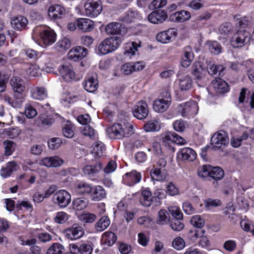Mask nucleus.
<instances>
[{"mask_svg": "<svg viewBox=\"0 0 254 254\" xmlns=\"http://www.w3.org/2000/svg\"><path fill=\"white\" fill-rule=\"evenodd\" d=\"M107 133L112 139H122L134 133L133 125L129 122H124L115 124L107 128Z\"/></svg>", "mask_w": 254, "mask_h": 254, "instance_id": "f257e3e1", "label": "nucleus"}, {"mask_svg": "<svg viewBox=\"0 0 254 254\" xmlns=\"http://www.w3.org/2000/svg\"><path fill=\"white\" fill-rule=\"evenodd\" d=\"M123 37L115 36L104 40L98 47V53L100 55H106L112 53L121 45Z\"/></svg>", "mask_w": 254, "mask_h": 254, "instance_id": "f03ea898", "label": "nucleus"}, {"mask_svg": "<svg viewBox=\"0 0 254 254\" xmlns=\"http://www.w3.org/2000/svg\"><path fill=\"white\" fill-rule=\"evenodd\" d=\"M162 140L164 144L168 148L171 152L173 153L175 148L173 145L174 143L178 144H185L186 140L179 135L174 132H167L162 135Z\"/></svg>", "mask_w": 254, "mask_h": 254, "instance_id": "7ed1b4c3", "label": "nucleus"}, {"mask_svg": "<svg viewBox=\"0 0 254 254\" xmlns=\"http://www.w3.org/2000/svg\"><path fill=\"white\" fill-rule=\"evenodd\" d=\"M177 110L183 117L190 118L197 114L198 106L196 101H190L180 104L177 107Z\"/></svg>", "mask_w": 254, "mask_h": 254, "instance_id": "20e7f679", "label": "nucleus"}, {"mask_svg": "<svg viewBox=\"0 0 254 254\" xmlns=\"http://www.w3.org/2000/svg\"><path fill=\"white\" fill-rule=\"evenodd\" d=\"M84 9L87 16L96 17L102 10L101 2L100 0H88L84 4Z\"/></svg>", "mask_w": 254, "mask_h": 254, "instance_id": "39448f33", "label": "nucleus"}, {"mask_svg": "<svg viewBox=\"0 0 254 254\" xmlns=\"http://www.w3.org/2000/svg\"><path fill=\"white\" fill-rule=\"evenodd\" d=\"M53 200L60 208H65L70 203L71 196L67 191L61 190L54 194Z\"/></svg>", "mask_w": 254, "mask_h": 254, "instance_id": "423d86ee", "label": "nucleus"}, {"mask_svg": "<svg viewBox=\"0 0 254 254\" xmlns=\"http://www.w3.org/2000/svg\"><path fill=\"white\" fill-rule=\"evenodd\" d=\"M250 39V34L248 32L240 30L233 36L230 42L233 47L240 48L248 43Z\"/></svg>", "mask_w": 254, "mask_h": 254, "instance_id": "0eeeda50", "label": "nucleus"}, {"mask_svg": "<svg viewBox=\"0 0 254 254\" xmlns=\"http://www.w3.org/2000/svg\"><path fill=\"white\" fill-rule=\"evenodd\" d=\"M228 143L227 134L223 130L214 133L211 138V143L216 149H220L223 146H225Z\"/></svg>", "mask_w": 254, "mask_h": 254, "instance_id": "6e6552de", "label": "nucleus"}, {"mask_svg": "<svg viewBox=\"0 0 254 254\" xmlns=\"http://www.w3.org/2000/svg\"><path fill=\"white\" fill-rule=\"evenodd\" d=\"M64 233L67 239L74 241L81 238L84 234V230L82 226L74 224L71 227L66 229Z\"/></svg>", "mask_w": 254, "mask_h": 254, "instance_id": "1a4fd4ad", "label": "nucleus"}, {"mask_svg": "<svg viewBox=\"0 0 254 254\" xmlns=\"http://www.w3.org/2000/svg\"><path fill=\"white\" fill-rule=\"evenodd\" d=\"M166 98H158L154 100L153 104V110L158 113H163L169 108L171 103L170 95L166 92Z\"/></svg>", "mask_w": 254, "mask_h": 254, "instance_id": "9d476101", "label": "nucleus"}, {"mask_svg": "<svg viewBox=\"0 0 254 254\" xmlns=\"http://www.w3.org/2000/svg\"><path fill=\"white\" fill-rule=\"evenodd\" d=\"M133 116L139 120L145 119L148 114V109L146 102L140 101L134 107Z\"/></svg>", "mask_w": 254, "mask_h": 254, "instance_id": "9b49d317", "label": "nucleus"}, {"mask_svg": "<svg viewBox=\"0 0 254 254\" xmlns=\"http://www.w3.org/2000/svg\"><path fill=\"white\" fill-rule=\"evenodd\" d=\"M65 14L64 8L59 4L52 5L48 9V16L54 21L62 18Z\"/></svg>", "mask_w": 254, "mask_h": 254, "instance_id": "f8f14e48", "label": "nucleus"}, {"mask_svg": "<svg viewBox=\"0 0 254 254\" xmlns=\"http://www.w3.org/2000/svg\"><path fill=\"white\" fill-rule=\"evenodd\" d=\"M141 178L142 176L140 173L133 170L129 173H126L123 176V181L125 184L129 186H132L135 184L139 183Z\"/></svg>", "mask_w": 254, "mask_h": 254, "instance_id": "ddd939ff", "label": "nucleus"}, {"mask_svg": "<svg viewBox=\"0 0 254 254\" xmlns=\"http://www.w3.org/2000/svg\"><path fill=\"white\" fill-rule=\"evenodd\" d=\"M59 72L65 81L69 82L75 79V74L72 66L69 64L62 65L59 68Z\"/></svg>", "mask_w": 254, "mask_h": 254, "instance_id": "4468645a", "label": "nucleus"}, {"mask_svg": "<svg viewBox=\"0 0 254 254\" xmlns=\"http://www.w3.org/2000/svg\"><path fill=\"white\" fill-rule=\"evenodd\" d=\"M87 54V50L82 47H76L71 49L68 53L69 59L77 61L82 59Z\"/></svg>", "mask_w": 254, "mask_h": 254, "instance_id": "2eb2a0df", "label": "nucleus"}, {"mask_svg": "<svg viewBox=\"0 0 254 254\" xmlns=\"http://www.w3.org/2000/svg\"><path fill=\"white\" fill-rule=\"evenodd\" d=\"M167 18L166 12L163 10L153 11L148 16V20L153 24L163 23Z\"/></svg>", "mask_w": 254, "mask_h": 254, "instance_id": "dca6fc26", "label": "nucleus"}, {"mask_svg": "<svg viewBox=\"0 0 254 254\" xmlns=\"http://www.w3.org/2000/svg\"><path fill=\"white\" fill-rule=\"evenodd\" d=\"M191 17L190 13L188 11L181 10L171 14L169 18L174 22H184L189 20Z\"/></svg>", "mask_w": 254, "mask_h": 254, "instance_id": "f3484780", "label": "nucleus"}, {"mask_svg": "<svg viewBox=\"0 0 254 254\" xmlns=\"http://www.w3.org/2000/svg\"><path fill=\"white\" fill-rule=\"evenodd\" d=\"M177 35V32L174 28H170L167 30L162 31L156 35L157 40L162 43L166 44L171 41L172 37H175Z\"/></svg>", "mask_w": 254, "mask_h": 254, "instance_id": "a211bd4d", "label": "nucleus"}, {"mask_svg": "<svg viewBox=\"0 0 254 254\" xmlns=\"http://www.w3.org/2000/svg\"><path fill=\"white\" fill-rule=\"evenodd\" d=\"M77 27L84 32L92 31L94 28V24L92 20L88 18H80L76 20Z\"/></svg>", "mask_w": 254, "mask_h": 254, "instance_id": "6ab92c4d", "label": "nucleus"}, {"mask_svg": "<svg viewBox=\"0 0 254 254\" xmlns=\"http://www.w3.org/2000/svg\"><path fill=\"white\" fill-rule=\"evenodd\" d=\"M64 163V160L57 156L47 157L40 161V164L47 167H58Z\"/></svg>", "mask_w": 254, "mask_h": 254, "instance_id": "aec40b11", "label": "nucleus"}, {"mask_svg": "<svg viewBox=\"0 0 254 254\" xmlns=\"http://www.w3.org/2000/svg\"><path fill=\"white\" fill-rule=\"evenodd\" d=\"M179 157L182 161H192L195 159L196 154L194 150L189 147L181 149L178 153Z\"/></svg>", "mask_w": 254, "mask_h": 254, "instance_id": "412c9836", "label": "nucleus"}, {"mask_svg": "<svg viewBox=\"0 0 254 254\" xmlns=\"http://www.w3.org/2000/svg\"><path fill=\"white\" fill-rule=\"evenodd\" d=\"M40 36L46 45L53 44L56 40V34L51 29H45L40 32Z\"/></svg>", "mask_w": 254, "mask_h": 254, "instance_id": "4be33fe9", "label": "nucleus"}, {"mask_svg": "<svg viewBox=\"0 0 254 254\" xmlns=\"http://www.w3.org/2000/svg\"><path fill=\"white\" fill-rule=\"evenodd\" d=\"M125 29L122 27L121 23L118 22H111L107 25L105 31L108 35H117L120 36L122 32H125Z\"/></svg>", "mask_w": 254, "mask_h": 254, "instance_id": "5701e85b", "label": "nucleus"}, {"mask_svg": "<svg viewBox=\"0 0 254 254\" xmlns=\"http://www.w3.org/2000/svg\"><path fill=\"white\" fill-rule=\"evenodd\" d=\"M183 52L184 54L182 58L181 64L184 67H188L193 59V53L190 46L185 47Z\"/></svg>", "mask_w": 254, "mask_h": 254, "instance_id": "b1692460", "label": "nucleus"}, {"mask_svg": "<svg viewBox=\"0 0 254 254\" xmlns=\"http://www.w3.org/2000/svg\"><path fill=\"white\" fill-rule=\"evenodd\" d=\"M212 84L215 91L217 94H224L228 91L227 83L221 78H216L212 81Z\"/></svg>", "mask_w": 254, "mask_h": 254, "instance_id": "393cba45", "label": "nucleus"}, {"mask_svg": "<svg viewBox=\"0 0 254 254\" xmlns=\"http://www.w3.org/2000/svg\"><path fill=\"white\" fill-rule=\"evenodd\" d=\"M191 73L195 79L200 81L202 79L205 75L206 71L199 62L194 63L192 66Z\"/></svg>", "mask_w": 254, "mask_h": 254, "instance_id": "a878e982", "label": "nucleus"}, {"mask_svg": "<svg viewBox=\"0 0 254 254\" xmlns=\"http://www.w3.org/2000/svg\"><path fill=\"white\" fill-rule=\"evenodd\" d=\"M10 82L15 95H23L22 93L25 87L22 79L18 77H14L11 79Z\"/></svg>", "mask_w": 254, "mask_h": 254, "instance_id": "bb28decb", "label": "nucleus"}, {"mask_svg": "<svg viewBox=\"0 0 254 254\" xmlns=\"http://www.w3.org/2000/svg\"><path fill=\"white\" fill-rule=\"evenodd\" d=\"M84 89L89 92H94L98 86L97 78L93 76L88 77L83 82Z\"/></svg>", "mask_w": 254, "mask_h": 254, "instance_id": "cd10ccee", "label": "nucleus"}, {"mask_svg": "<svg viewBox=\"0 0 254 254\" xmlns=\"http://www.w3.org/2000/svg\"><path fill=\"white\" fill-rule=\"evenodd\" d=\"M90 194L91 199L95 201L101 200L104 198L106 195L104 189L101 186H95L92 188Z\"/></svg>", "mask_w": 254, "mask_h": 254, "instance_id": "c85d7f7f", "label": "nucleus"}, {"mask_svg": "<svg viewBox=\"0 0 254 254\" xmlns=\"http://www.w3.org/2000/svg\"><path fill=\"white\" fill-rule=\"evenodd\" d=\"M28 21L25 17L23 16H18L14 17L11 20V25L14 29L18 30H22L25 27Z\"/></svg>", "mask_w": 254, "mask_h": 254, "instance_id": "c756f323", "label": "nucleus"}, {"mask_svg": "<svg viewBox=\"0 0 254 254\" xmlns=\"http://www.w3.org/2000/svg\"><path fill=\"white\" fill-rule=\"evenodd\" d=\"M33 237L34 243H37L39 244L48 242L52 240V236L48 233H38L36 230L33 232Z\"/></svg>", "mask_w": 254, "mask_h": 254, "instance_id": "7c9ffc66", "label": "nucleus"}, {"mask_svg": "<svg viewBox=\"0 0 254 254\" xmlns=\"http://www.w3.org/2000/svg\"><path fill=\"white\" fill-rule=\"evenodd\" d=\"M152 193L147 188H143L141 190V197L140 199V204L144 206H149L152 202Z\"/></svg>", "mask_w": 254, "mask_h": 254, "instance_id": "2f4dec72", "label": "nucleus"}, {"mask_svg": "<svg viewBox=\"0 0 254 254\" xmlns=\"http://www.w3.org/2000/svg\"><path fill=\"white\" fill-rule=\"evenodd\" d=\"M75 191L78 194H90L92 191L91 186L84 182L78 183L75 186Z\"/></svg>", "mask_w": 254, "mask_h": 254, "instance_id": "473e14b6", "label": "nucleus"}, {"mask_svg": "<svg viewBox=\"0 0 254 254\" xmlns=\"http://www.w3.org/2000/svg\"><path fill=\"white\" fill-rule=\"evenodd\" d=\"M102 167L101 163H97L94 165H86L83 168V172L85 175L93 176L101 171Z\"/></svg>", "mask_w": 254, "mask_h": 254, "instance_id": "72a5a7b5", "label": "nucleus"}, {"mask_svg": "<svg viewBox=\"0 0 254 254\" xmlns=\"http://www.w3.org/2000/svg\"><path fill=\"white\" fill-rule=\"evenodd\" d=\"M110 224V220L107 216L102 217L95 224V228L97 232L105 230Z\"/></svg>", "mask_w": 254, "mask_h": 254, "instance_id": "f704fd0d", "label": "nucleus"}, {"mask_svg": "<svg viewBox=\"0 0 254 254\" xmlns=\"http://www.w3.org/2000/svg\"><path fill=\"white\" fill-rule=\"evenodd\" d=\"M224 176L223 170L219 167H212L211 166L209 177L215 181H219L223 179Z\"/></svg>", "mask_w": 254, "mask_h": 254, "instance_id": "c9c22d12", "label": "nucleus"}, {"mask_svg": "<svg viewBox=\"0 0 254 254\" xmlns=\"http://www.w3.org/2000/svg\"><path fill=\"white\" fill-rule=\"evenodd\" d=\"M24 97L23 95L14 94L13 98H11L8 96L5 97V100L7 101L12 107L14 108H19L20 107L23 102V99Z\"/></svg>", "mask_w": 254, "mask_h": 254, "instance_id": "e433bc0d", "label": "nucleus"}, {"mask_svg": "<svg viewBox=\"0 0 254 254\" xmlns=\"http://www.w3.org/2000/svg\"><path fill=\"white\" fill-rule=\"evenodd\" d=\"M88 202L85 198H76L72 201L73 209L76 211L83 210L87 206Z\"/></svg>", "mask_w": 254, "mask_h": 254, "instance_id": "4c0bfd02", "label": "nucleus"}, {"mask_svg": "<svg viewBox=\"0 0 254 254\" xmlns=\"http://www.w3.org/2000/svg\"><path fill=\"white\" fill-rule=\"evenodd\" d=\"M140 46V43L138 44L135 42L127 44L124 52L125 55L126 57L131 58L132 56L135 55V52L137 51L138 48Z\"/></svg>", "mask_w": 254, "mask_h": 254, "instance_id": "58836bf2", "label": "nucleus"}, {"mask_svg": "<svg viewBox=\"0 0 254 254\" xmlns=\"http://www.w3.org/2000/svg\"><path fill=\"white\" fill-rule=\"evenodd\" d=\"M102 240L105 244L111 246L116 242L117 236L114 233L107 231L102 235Z\"/></svg>", "mask_w": 254, "mask_h": 254, "instance_id": "ea45409f", "label": "nucleus"}, {"mask_svg": "<svg viewBox=\"0 0 254 254\" xmlns=\"http://www.w3.org/2000/svg\"><path fill=\"white\" fill-rule=\"evenodd\" d=\"M65 249L60 243H54L48 249L46 254H64Z\"/></svg>", "mask_w": 254, "mask_h": 254, "instance_id": "a19ab883", "label": "nucleus"}, {"mask_svg": "<svg viewBox=\"0 0 254 254\" xmlns=\"http://www.w3.org/2000/svg\"><path fill=\"white\" fill-rule=\"evenodd\" d=\"M179 86L181 90H188L192 86V80L189 76H185L179 79Z\"/></svg>", "mask_w": 254, "mask_h": 254, "instance_id": "79ce46f5", "label": "nucleus"}, {"mask_svg": "<svg viewBox=\"0 0 254 254\" xmlns=\"http://www.w3.org/2000/svg\"><path fill=\"white\" fill-rule=\"evenodd\" d=\"M204 230H190L188 233V238L192 242H195L198 238L204 235Z\"/></svg>", "mask_w": 254, "mask_h": 254, "instance_id": "37998d69", "label": "nucleus"}, {"mask_svg": "<svg viewBox=\"0 0 254 254\" xmlns=\"http://www.w3.org/2000/svg\"><path fill=\"white\" fill-rule=\"evenodd\" d=\"M207 45L209 51L215 55H218L221 52L222 47L217 41L208 42Z\"/></svg>", "mask_w": 254, "mask_h": 254, "instance_id": "c03bdc74", "label": "nucleus"}, {"mask_svg": "<svg viewBox=\"0 0 254 254\" xmlns=\"http://www.w3.org/2000/svg\"><path fill=\"white\" fill-rule=\"evenodd\" d=\"M47 96V91L44 87H36L33 92V98L37 100H43Z\"/></svg>", "mask_w": 254, "mask_h": 254, "instance_id": "a18cd8bd", "label": "nucleus"}, {"mask_svg": "<svg viewBox=\"0 0 254 254\" xmlns=\"http://www.w3.org/2000/svg\"><path fill=\"white\" fill-rule=\"evenodd\" d=\"M68 219V214L63 211L57 212L54 218V221L58 224H64L67 221Z\"/></svg>", "mask_w": 254, "mask_h": 254, "instance_id": "49530a36", "label": "nucleus"}, {"mask_svg": "<svg viewBox=\"0 0 254 254\" xmlns=\"http://www.w3.org/2000/svg\"><path fill=\"white\" fill-rule=\"evenodd\" d=\"M211 166L209 165H203L198 169L197 174L199 177L202 178L209 177Z\"/></svg>", "mask_w": 254, "mask_h": 254, "instance_id": "de8ad7c7", "label": "nucleus"}, {"mask_svg": "<svg viewBox=\"0 0 254 254\" xmlns=\"http://www.w3.org/2000/svg\"><path fill=\"white\" fill-rule=\"evenodd\" d=\"M71 43L70 40L64 38L57 43V48L59 51H65L70 47Z\"/></svg>", "mask_w": 254, "mask_h": 254, "instance_id": "09e8293b", "label": "nucleus"}, {"mask_svg": "<svg viewBox=\"0 0 254 254\" xmlns=\"http://www.w3.org/2000/svg\"><path fill=\"white\" fill-rule=\"evenodd\" d=\"M191 224L195 227L201 228L205 224L204 219L200 215H194L190 220Z\"/></svg>", "mask_w": 254, "mask_h": 254, "instance_id": "8fccbe9b", "label": "nucleus"}, {"mask_svg": "<svg viewBox=\"0 0 254 254\" xmlns=\"http://www.w3.org/2000/svg\"><path fill=\"white\" fill-rule=\"evenodd\" d=\"M144 129L147 132L156 131L159 130L160 127L157 121H152L144 125Z\"/></svg>", "mask_w": 254, "mask_h": 254, "instance_id": "3c124183", "label": "nucleus"}, {"mask_svg": "<svg viewBox=\"0 0 254 254\" xmlns=\"http://www.w3.org/2000/svg\"><path fill=\"white\" fill-rule=\"evenodd\" d=\"M167 212L165 209L160 210L158 213L157 223L159 225H164L169 221L167 216Z\"/></svg>", "mask_w": 254, "mask_h": 254, "instance_id": "603ef678", "label": "nucleus"}, {"mask_svg": "<svg viewBox=\"0 0 254 254\" xmlns=\"http://www.w3.org/2000/svg\"><path fill=\"white\" fill-rule=\"evenodd\" d=\"M150 175L152 180L160 181L165 179L160 169L155 168L150 171Z\"/></svg>", "mask_w": 254, "mask_h": 254, "instance_id": "864d4df0", "label": "nucleus"}, {"mask_svg": "<svg viewBox=\"0 0 254 254\" xmlns=\"http://www.w3.org/2000/svg\"><path fill=\"white\" fill-rule=\"evenodd\" d=\"M235 19H237V24H238L241 28H245L251 25L252 18L249 17L244 16L240 19L238 15L235 16Z\"/></svg>", "mask_w": 254, "mask_h": 254, "instance_id": "5fc2aeb1", "label": "nucleus"}, {"mask_svg": "<svg viewBox=\"0 0 254 254\" xmlns=\"http://www.w3.org/2000/svg\"><path fill=\"white\" fill-rule=\"evenodd\" d=\"M168 211L174 219H183V213L178 207L175 206H170L168 207Z\"/></svg>", "mask_w": 254, "mask_h": 254, "instance_id": "6e6d98bb", "label": "nucleus"}, {"mask_svg": "<svg viewBox=\"0 0 254 254\" xmlns=\"http://www.w3.org/2000/svg\"><path fill=\"white\" fill-rule=\"evenodd\" d=\"M3 146L5 149V154L10 155L15 149V143L11 140H5L3 142Z\"/></svg>", "mask_w": 254, "mask_h": 254, "instance_id": "4d7b16f0", "label": "nucleus"}, {"mask_svg": "<svg viewBox=\"0 0 254 254\" xmlns=\"http://www.w3.org/2000/svg\"><path fill=\"white\" fill-rule=\"evenodd\" d=\"M185 242L184 240L180 237L176 238L172 242L173 247L177 250H181L185 247Z\"/></svg>", "mask_w": 254, "mask_h": 254, "instance_id": "13d9d810", "label": "nucleus"}, {"mask_svg": "<svg viewBox=\"0 0 254 254\" xmlns=\"http://www.w3.org/2000/svg\"><path fill=\"white\" fill-rule=\"evenodd\" d=\"M137 13L133 11L127 12L122 17L123 21L126 23H130L137 18Z\"/></svg>", "mask_w": 254, "mask_h": 254, "instance_id": "bf43d9fd", "label": "nucleus"}, {"mask_svg": "<svg viewBox=\"0 0 254 254\" xmlns=\"http://www.w3.org/2000/svg\"><path fill=\"white\" fill-rule=\"evenodd\" d=\"M207 68L208 72L210 75L216 74L218 71H223L224 69L222 65H215L212 63H209Z\"/></svg>", "mask_w": 254, "mask_h": 254, "instance_id": "052dcab7", "label": "nucleus"}, {"mask_svg": "<svg viewBox=\"0 0 254 254\" xmlns=\"http://www.w3.org/2000/svg\"><path fill=\"white\" fill-rule=\"evenodd\" d=\"M73 127L71 124H66L63 127V133L67 138H72L74 135Z\"/></svg>", "mask_w": 254, "mask_h": 254, "instance_id": "680f3d73", "label": "nucleus"}, {"mask_svg": "<svg viewBox=\"0 0 254 254\" xmlns=\"http://www.w3.org/2000/svg\"><path fill=\"white\" fill-rule=\"evenodd\" d=\"M181 220L174 219L171 221L170 226L173 230L180 231L184 229V225L180 221Z\"/></svg>", "mask_w": 254, "mask_h": 254, "instance_id": "e2e57ef3", "label": "nucleus"}, {"mask_svg": "<svg viewBox=\"0 0 254 254\" xmlns=\"http://www.w3.org/2000/svg\"><path fill=\"white\" fill-rule=\"evenodd\" d=\"M166 193L174 196L179 194V190L173 182H170L166 187Z\"/></svg>", "mask_w": 254, "mask_h": 254, "instance_id": "0e129e2a", "label": "nucleus"}, {"mask_svg": "<svg viewBox=\"0 0 254 254\" xmlns=\"http://www.w3.org/2000/svg\"><path fill=\"white\" fill-rule=\"evenodd\" d=\"M96 218V216L90 213H86L82 214L80 216L81 221L85 223H91L93 222Z\"/></svg>", "mask_w": 254, "mask_h": 254, "instance_id": "69168bd1", "label": "nucleus"}, {"mask_svg": "<svg viewBox=\"0 0 254 254\" xmlns=\"http://www.w3.org/2000/svg\"><path fill=\"white\" fill-rule=\"evenodd\" d=\"M173 125L174 129L178 132H183L186 128L185 123L181 119L175 121Z\"/></svg>", "mask_w": 254, "mask_h": 254, "instance_id": "338daca9", "label": "nucleus"}, {"mask_svg": "<svg viewBox=\"0 0 254 254\" xmlns=\"http://www.w3.org/2000/svg\"><path fill=\"white\" fill-rule=\"evenodd\" d=\"M93 248L91 245L83 244L79 246V253L80 254H91Z\"/></svg>", "mask_w": 254, "mask_h": 254, "instance_id": "774afa93", "label": "nucleus"}]
</instances>
